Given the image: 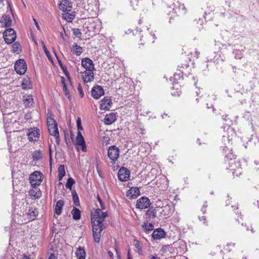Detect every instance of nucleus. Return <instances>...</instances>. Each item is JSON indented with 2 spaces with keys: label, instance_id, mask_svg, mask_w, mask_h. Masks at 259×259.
I'll return each mask as SVG.
<instances>
[{
  "label": "nucleus",
  "instance_id": "nucleus-1",
  "mask_svg": "<svg viewBox=\"0 0 259 259\" xmlns=\"http://www.w3.org/2000/svg\"><path fill=\"white\" fill-rule=\"evenodd\" d=\"M107 216V212L103 211L99 208L92 212L91 221L93 235L94 239L97 243H99L100 241L101 233L104 229L103 222Z\"/></svg>",
  "mask_w": 259,
  "mask_h": 259
},
{
  "label": "nucleus",
  "instance_id": "nucleus-2",
  "mask_svg": "<svg viewBox=\"0 0 259 259\" xmlns=\"http://www.w3.org/2000/svg\"><path fill=\"white\" fill-rule=\"evenodd\" d=\"M64 176H65V167L63 164H61L58 169V180L59 183L56 184V192L58 194H60V193H62L63 195H64L63 192L64 184L60 181L62 180Z\"/></svg>",
  "mask_w": 259,
  "mask_h": 259
},
{
  "label": "nucleus",
  "instance_id": "nucleus-3",
  "mask_svg": "<svg viewBox=\"0 0 259 259\" xmlns=\"http://www.w3.org/2000/svg\"><path fill=\"white\" fill-rule=\"evenodd\" d=\"M229 167L228 168L232 171L233 175L238 176L242 173V168L240 167L239 162L236 161L235 159L231 158L228 161Z\"/></svg>",
  "mask_w": 259,
  "mask_h": 259
},
{
  "label": "nucleus",
  "instance_id": "nucleus-4",
  "mask_svg": "<svg viewBox=\"0 0 259 259\" xmlns=\"http://www.w3.org/2000/svg\"><path fill=\"white\" fill-rule=\"evenodd\" d=\"M75 146L78 151L79 150H81L83 152L87 151V147L84 138L79 131H78L77 135L75 139Z\"/></svg>",
  "mask_w": 259,
  "mask_h": 259
},
{
  "label": "nucleus",
  "instance_id": "nucleus-5",
  "mask_svg": "<svg viewBox=\"0 0 259 259\" xmlns=\"http://www.w3.org/2000/svg\"><path fill=\"white\" fill-rule=\"evenodd\" d=\"M47 125L50 134L54 137L59 135V132L56 121L51 117H47Z\"/></svg>",
  "mask_w": 259,
  "mask_h": 259
},
{
  "label": "nucleus",
  "instance_id": "nucleus-6",
  "mask_svg": "<svg viewBox=\"0 0 259 259\" xmlns=\"http://www.w3.org/2000/svg\"><path fill=\"white\" fill-rule=\"evenodd\" d=\"M145 36L142 35V38L140 39V45H144L145 43L151 42L153 43L156 38L154 32L150 31L149 28L145 32Z\"/></svg>",
  "mask_w": 259,
  "mask_h": 259
},
{
  "label": "nucleus",
  "instance_id": "nucleus-7",
  "mask_svg": "<svg viewBox=\"0 0 259 259\" xmlns=\"http://www.w3.org/2000/svg\"><path fill=\"white\" fill-rule=\"evenodd\" d=\"M119 150L115 146H111L108 150V156L112 160V163L114 164L117 160L119 155Z\"/></svg>",
  "mask_w": 259,
  "mask_h": 259
},
{
  "label": "nucleus",
  "instance_id": "nucleus-8",
  "mask_svg": "<svg viewBox=\"0 0 259 259\" xmlns=\"http://www.w3.org/2000/svg\"><path fill=\"white\" fill-rule=\"evenodd\" d=\"M4 37L5 42L8 44H12L16 38V34L12 28H8L4 32Z\"/></svg>",
  "mask_w": 259,
  "mask_h": 259
},
{
  "label": "nucleus",
  "instance_id": "nucleus-9",
  "mask_svg": "<svg viewBox=\"0 0 259 259\" xmlns=\"http://www.w3.org/2000/svg\"><path fill=\"white\" fill-rule=\"evenodd\" d=\"M14 68L17 73L24 74L27 70V65L24 60H18L15 64Z\"/></svg>",
  "mask_w": 259,
  "mask_h": 259
},
{
  "label": "nucleus",
  "instance_id": "nucleus-10",
  "mask_svg": "<svg viewBox=\"0 0 259 259\" xmlns=\"http://www.w3.org/2000/svg\"><path fill=\"white\" fill-rule=\"evenodd\" d=\"M171 8L172 9V13L177 15H183L186 12V9L183 4L180 3L178 1L174 3Z\"/></svg>",
  "mask_w": 259,
  "mask_h": 259
},
{
  "label": "nucleus",
  "instance_id": "nucleus-11",
  "mask_svg": "<svg viewBox=\"0 0 259 259\" xmlns=\"http://www.w3.org/2000/svg\"><path fill=\"white\" fill-rule=\"evenodd\" d=\"M41 180V175L39 171H34L29 177L30 183L34 188L40 184Z\"/></svg>",
  "mask_w": 259,
  "mask_h": 259
},
{
  "label": "nucleus",
  "instance_id": "nucleus-12",
  "mask_svg": "<svg viewBox=\"0 0 259 259\" xmlns=\"http://www.w3.org/2000/svg\"><path fill=\"white\" fill-rule=\"evenodd\" d=\"M150 204L149 199L146 196H143L137 200L136 206V208L143 209L148 208Z\"/></svg>",
  "mask_w": 259,
  "mask_h": 259
},
{
  "label": "nucleus",
  "instance_id": "nucleus-13",
  "mask_svg": "<svg viewBox=\"0 0 259 259\" xmlns=\"http://www.w3.org/2000/svg\"><path fill=\"white\" fill-rule=\"evenodd\" d=\"M130 170L126 168L122 167L120 168L118 172V178L121 182H125L129 180L130 178Z\"/></svg>",
  "mask_w": 259,
  "mask_h": 259
},
{
  "label": "nucleus",
  "instance_id": "nucleus-14",
  "mask_svg": "<svg viewBox=\"0 0 259 259\" xmlns=\"http://www.w3.org/2000/svg\"><path fill=\"white\" fill-rule=\"evenodd\" d=\"M81 66L85 69V71H93L95 69L93 61L88 58H84L81 60Z\"/></svg>",
  "mask_w": 259,
  "mask_h": 259
},
{
  "label": "nucleus",
  "instance_id": "nucleus-15",
  "mask_svg": "<svg viewBox=\"0 0 259 259\" xmlns=\"http://www.w3.org/2000/svg\"><path fill=\"white\" fill-rule=\"evenodd\" d=\"M104 95V91L101 86L96 85L92 89L91 95L94 99H98Z\"/></svg>",
  "mask_w": 259,
  "mask_h": 259
},
{
  "label": "nucleus",
  "instance_id": "nucleus-16",
  "mask_svg": "<svg viewBox=\"0 0 259 259\" xmlns=\"http://www.w3.org/2000/svg\"><path fill=\"white\" fill-rule=\"evenodd\" d=\"M88 5L84 6V8L91 14L93 12H96L98 9V3L97 0H88Z\"/></svg>",
  "mask_w": 259,
  "mask_h": 259
},
{
  "label": "nucleus",
  "instance_id": "nucleus-17",
  "mask_svg": "<svg viewBox=\"0 0 259 259\" xmlns=\"http://www.w3.org/2000/svg\"><path fill=\"white\" fill-rule=\"evenodd\" d=\"M28 138L30 141H37L39 138V130L36 128H31L27 134Z\"/></svg>",
  "mask_w": 259,
  "mask_h": 259
},
{
  "label": "nucleus",
  "instance_id": "nucleus-18",
  "mask_svg": "<svg viewBox=\"0 0 259 259\" xmlns=\"http://www.w3.org/2000/svg\"><path fill=\"white\" fill-rule=\"evenodd\" d=\"M81 77L84 83L91 82L94 79L93 71H84L81 72Z\"/></svg>",
  "mask_w": 259,
  "mask_h": 259
},
{
  "label": "nucleus",
  "instance_id": "nucleus-19",
  "mask_svg": "<svg viewBox=\"0 0 259 259\" xmlns=\"http://www.w3.org/2000/svg\"><path fill=\"white\" fill-rule=\"evenodd\" d=\"M112 104V102L111 98L105 97L101 101L100 108L101 110H108Z\"/></svg>",
  "mask_w": 259,
  "mask_h": 259
},
{
  "label": "nucleus",
  "instance_id": "nucleus-20",
  "mask_svg": "<svg viewBox=\"0 0 259 259\" xmlns=\"http://www.w3.org/2000/svg\"><path fill=\"white\" fill-rule=\"evenodd\" d=\"M26 214L27 215V220L28 221L34 220L37 215V211L36 208L33 207H29L28 209L26 211Z\"/></svg>",
  "mask_w": 259,
  "mask_h": 259
},
{
  "label": "nucleus",
  "instance_id": "nucleus-21",
  "mask_svg": "<svg viewBox=\"0 0 259 259\" xmlns=\"http://www.w3.org/2000/svg\"><path fill=\"white\" fill-rule=\"evenodd\" d=\"M140 190L138 187L131 188L126 193V196L128 198H135L140 195Z\"/></svg>",
  "mask_w": 259,
  "mask_h": 259
},
{
  "label": "nucleus",
  "instance_id": "nucleus-22",
  "mask_svg": "<svg viewBox=\"0 0 259 259\" xmlns=\"http://www.w3.org/2000/svg\"><path fill=\"white\" fill-rule=\"evenodd\" d=\"M116 120V115L114 113H110L106 115L104 118V122L106 125H110Z\"/></svg>",
  "mask_w": 259,
  "mask_h": 259
},
{
  "label": "nucleus",
  "instance_id": "nucleus-23",
  "mask_svg": "<svg viewBox=\"0 0 259 259\" xmlns=\"http://www.w3.org/2000/svg\"><path fill=\"white\" fill-rule=\"evenodd\" d=\"M0 23L3 26L8 27L11 25L12 20L9 15H4L1 18Z\"/></svg>",
  "mask_w": 259,
  "mask_h": 259
},
{
  "label": "nucleus",
  "instance_id": "nucleus-24",
  "mask_svg": "<svg viewBox=\"0 0 259 259\" xmlns=\"http://www.w3.org/2000/svg\"><path fill=\"white\" fill-rule=\"evenodd\" d=\"M225 58V56L222 55L221 52H218L217 54L214 53V56L213 58L210 57V61H212L214 63H219L220 62L224 61Z\"/></svg>",
  "mask_w": 259,
  "mask_h": 259
},
{
  "label": "nucleus",
  "instance_id": "nucleus-25",
  "mask_svg": "<svg viewBox=\"0 0 259 259\" xmlns=\"http://www.w3.org/2000/svg\"><path fill=\"white\" fill-rule=\"evenodd\" d=\"M165 235V232L161 228L157 229L153 231L152 237L153 239H160Z\"/></svg>",
  "mask_w": 259,
  "mask_h": 259
},
{
  "label": "nucleus",
  "instance_id": "nucleus-26",
  "mask_svg": "<svg viewBox=\"0 0 259 259\" xmlns=\"http://www.w3.org/2000/svg\"><path fill=\"white\" fill-rule=\"evenodd\" d=\"M23 103L26 107H30L33 104V99L31 95H25L23 96Z\"/></svg>",
  "mask_w": 259,
  "mask_h": 259
},
{
  "label": "nucleus",
  "instance_id": "nucleus-27",
  "mask_svg": "<svg viewBox=\"0 0 259 259\" xmlns=\"http://www.w3.org/2000/svg\"><path fill=\"white\" fill-rule=\"evenodd\" d=\"M76 16V12L66 8V21L71 22Z\"/></svg>",
  "mask_w": 259,
  "mask_h": 259
},
{
  "label": "nucleus",
  "instance_id": "nucleus-28",
  "mask_svg": "<svg viewBox=\"0 0 259 259\" xmlns=\"http://www.w3.org/2000/svg\"><path fill=\"white\" fill-rule=\"evenodd\" d=\"M32 83L30 78L28 76L25 77L21 83V87L23 89H31L32 88Z\"/></svg>",
  "mask_w": 259,
  "mask_h": 259
},
{
  "label": "nucleus",
  "instance_id": "nucleus-29",
  "mask_svg": "<svg viewBox=\"0 0 259 259\" xmlns=\"http://www.w3.org/2000/svg\"><path fill=\"white\" fill-rule=\"evenodd\" d=\"M160 0H148L149 9L152 10L157 8L160 4Z\"/></svg>",
  "mask_w": 259,
  "mask_h": 259
},
{
  "label": "nucleus",
  "instance_id": "nucleus-30",
  "mask_svg": "<svg viewBox=\"0 0 259 259\" xmlns=\"http://www.w3.org/2000/svg\"><path fill=\"white\" fill-rule=\"evenodd\" d=\"M71 214L74 220H78L80 219L81 215L80 211L75 207H73L71 211Z\"/></svg>",
  "mask_w": 259,
  "mask_h": 259
},
{
  "label": "nucleus",
  "instance_id": "nucleus-31",
  "mask_svg": "<svg viewBox=\"0 0 259 259\" xmlns=\"http://www.w3.org/2000/svg\"><path fill=\"white\" fill-rule=\"evenodd\" d=\"M64 205V201L59 200L57 202L55 206V213L57 215H60L61 213L62 207Z\"/></svg>",
  "mask_w": 259,
  "mask_h": 259
},
{
  "label": "nucleus",
  "instance_id": "nucleus-32",
  "mask_svg": "<svg viewBox=\"0 0 259 259\" xmlns=\"http://www.w3.org/2000/svg\"><path fill=\"white\" fill-rule=\"evenodd\" d=\"M77 259H85V252L83 248L79 247L76 252Z\"/></svg>",
  "mask_w": 259,
  "mask_h": 259
},
{
  "label": "nucleus",
  "instance_id": "nucleus-33",
  "mask_svg": "<svg viewBox=\"0 0 259 259\" xmlns=\"http://www.w3.org/2000/svg\"><path fill=\"white\" fill-rule=\"evenodd\" d=\"M144 232L148 233L149 231H152L154 229V225L152 223H144L142 226Z\"/></svg>",
  "mask_w": 259,
  "mask_h": 259
},
{
  "label": "nucleus",
  "instance_id": "nucleus-34",
  "mask_svg": "<svg viewBox=\"0 0 259 259\" xmlns=\"http://www.w3.org/2000/svg\"><path fill=\"white\" fill-rule=\"evenodd\" d=\"M72 200L75 205L79 206L80 205L79 198L75 190H72Z\"/></svg>",
  "mask_w": 259,
  "mask_h": 259
},
{
  "label": "nucleus",
  "instance_id": "nucleus-35",
  "mask_svg": "<svg viewBox=\"0 0 259 259\" xmlns=\"http://www.w3.org/2000/svg\"><path fill=\"white\" fill-rule=\"evenodd\" d=\"M42 157V154L39 150H36L32 153V158L33 160L38 161L41 159Z\"/></svg>",
  "mask_w": 259,
  "mask_h": 259
},
{
  "label": "nucleus",
  "instance_id": "nucleus-36",
  "mask_svg": "<svg viewBox=\"0 0 259 259\" xmlns=\"http://www.w3.org/2000/svg\"><path fill=\"white\" fill-rule=\"evenodd\" d=\"M146 215L150 220L153 219L156 216V211L155 209L150 208L147 211Z\"/></svg>",
  "mask_w": 259,
  "mask_h": 259
},
{
  "label": "nucleus",
  "instance_id": "nucleus-37",
  "mask_svg": "<svg viewBox=\"0 0 259 259\" xmlns=\"http://www.w3.org/2000/svg\"><path fill=\"white\" fill-rule=\"evenodd\" d=\"M58 8L62 11V18L65 20V0H59Z\"/></svg>",
  "mask_w": 259,
  "mask_h": 259
},
{
  "label": "nucleus",
  "instance_id": "nucleus-38",
  "mask_svg": "<svg viewBox=\"0 0 259 259\" xmlns=\"http://www.w3.org/2000/svg\"><path fill=\"white\" fill-rule=\"evenodd\" d=\"M75 183V180L69 177L67 180V182L66 183V188L69 189L71 191L72 190H75L74 189H72V186Z\"/></svg>",
  "mask_w": 259,
  "mask_h": 259
},
{
  "label": "nucleus",
  "instance_id": "nucleus-39",
  "mask_svg": "<svg viewBox=\"0 0 259 259\" xmlns=\"http://www.w3.org/2000/svg\"><path fill=\"white\" fill-rule=\"evenodd\" d=\"M134 246L135 247V251L138 252L139 254L142 255L143 254V251L142 246L140 245L139 242L137 240L134 241Z\"/></svg>",
  "mask_w": 259,
  "mask_h": 259
},
{
  "label": "nucleus",
  "instance_id": "nucleus-40",
  "mask_svg": "<svg viewBox=\"0 0 259 259\" xmlns=\"http://www.w3.org/2000/svg\"><path fill=\"white\" fill-rule=\"evenodd\" d=\"M72 49L74 53L77 56L80 55L82 53V48L76 44H74L73 45Z\"/></svg>",
  "mask_w": 259,
  "mask_h": 259
},
{
  "label": "nucleus",
  "instance_id": "nucleus-41",
  "mask_svg": "<svg viewBox=\"0 0 259 259\" xmlns=\"http://www.w3.org/2000/svg\"><path fill=\"white\" fill-rule=\"evenodd\" d=\"M243 50L242 49L241 50L239 49H235L233 53L235 54V57L236 59H241L243 57Z\"/></svg>",
  "mask_w": 259,
  "mask_h": 259
},
{
  "label": "nucleus",
  "instance_id": "nucleus-42",
  "mask_svg": "<svg viewBox=\"0 0 259 259\" xmlns=\"http://www.w3.org/2000/svg\"><path fill=\"white\" fill-rule=\"evenodd\" d=\"M76 0H66V8L71 9L72 8L73 5H75L74 2Z\"/></svg>",
  "mask_w": 259,
  "mask_h": 259
},
{
  "label": "nucleus",
  "instance_id": "nucleus-43",
  "mask_svg": "<svg viewBox=\"0 0 259 259\" xmlns=\"http://www.w3.org/2000/svg\"><path fill=\"white\" fill-rule=\"evenodd\" d=\"M21 50V46L19 43H15L12 45V51L13 52L19 53Z\"/></svg>",
  "mask_w": 259,
  "mask_h": 259
},
{
  "label": "nucleus",
  "instance_id": "nucleus-44",
  "mask_svg": "<svg viewBox=\"0 0 259 259\" xmlns=\"http://www.w3.org/2000/svg\"><path fill=\"white\" fill-rule=\"evenodd\" d=\"M73 35H74L76 37L80 38L81 36V33L80 30L78 28H72Z\"/></svg>",
  "mask_w": 259,
  "mask_h": 259
},
{
  "label": "nucleus",
  "instance_id": "nucleus-45",
  "mask_svg": "<svg viewBox=\"0 0 259 259\" xmlns=\"http://www.w3.org/2000/svg\"><path fill=\"white\" fill-rule=\"evenodd\" d=\"M199 220L201 222H202V223L204 225H205V226H208V223H207V222L206 221V218L205 215H203V216H201V217H199Z\"/></svg>",
  "mask_w": 259,
  "mask_h": 259
},
{
  "label": "nucleus",
  "instance_id": "nucleus-46",
  "mask_svg": "<svg viewBox=\"0 0 259 259\" xmlns=\"http://www.w3.org/2000/svg\"><path fill=\"white\" fill-rule=\"evenodd\" d=\"M189 67V65L187 64H183L181 66H179V70L182 73L184 72V69L187 68Z\"/></svg>",
  "mask_w": 259,
  "mask_h": 259
},
{
  "label": "nucleus",
  "instance_id": "nucleus-47",
  "mask_svg": "<svg viewBox=\"0 0 259 259\" xmlns=\"http://www.w3.org/2000/svg\"><path fill=\"white\" fill-rule=\"evenodd\" d=\"M77 90L79 93V95H80V97L83 98L84 96V94L83 91L82 90V87L80 85V84H79L78 85Z\"/></svg>",
  "mask_w": 259,
  "mask_h": 259
},
{
  "label": "nucleus",
  "instance_id": "nucleus-48",
  "mask_svg": "<svg viewBox=\"0 0 259 259\" xmlns=\"http://www.w3.org/2000/svg\"><path fill=\"white\" fill-rule=\"evenodd\" d=\"M30 194L32 195V196H33L34 197H35L36 198H38L40 197V194H41V193L40 192H38L37 193L36 192L35 193L34 192V190H31L30 191Z\"/></svg>",
  "mask_w": 259,
  "mask_h": 259
},
{
  "label": "nucleus",
  "instance_id": "nucleus-49",
  "mask_svg": "<svg viewBox=\"0 0 259 259\" xmlns=\"http://www.w3.org/2000/svg\"><path fill=\"white\" fill-rule=\"evenodd\" d=\"M58 63L61 67L63 71L65 73V66L63 65V63L61 62V61L58 58V57L56 56Z\"/></svg>",
  "mask_w": 259,
  "mask_h": 259
},
{
  "label": "nucleus",
  "instance_id": "nucleus-50",
  "mask_svg": "<svg viewBox=\"0 0 259 259\" xmlns=\"http://www.w3.org/2000/svg\"><path fill=\"white\" fill-rule=\"evenodd\" d=\"M207 206V202H205V203L203 204V207H202L201 210L203 212V213H205L206 212V208Z\"/></svg>",
  "mask_w": 259,
  "mask_h": 259
},
{
  "label": "nucleus",
  "instance_id": "nucleus-51",
  "mask_svg": "<svg viewBox=\"0 0 259 259\" xmlns=\"http://www.w3.org/2000/svg\"><path fill=\"white\" fill-rule=\"evenodd\" d=\"M99 203H100V208L103 211L106 208V207H105V205L104 203V202L102 201L101 202H99Z\"/></svg>",
  "mask_w": 259,
  "mask_h": 259
},
{
  "label": "nucleus",
  "instance_id": "nucleus-52",
  "mask_svg": "<svg viewBox=\"0 0 259 259\" xmlns=\"http://www.w3.org/2000/svg\"><path fill=\"white\" fill-rule=\"evenodd\" d=\"M139 0H131V3L133 6H137Z\"/></svg>",
  "mask_w": 259,
  "mask_h": 259
},
{
  "label": "nucleus",
  "instance_id": "nucleus-53",
  "mask_svg": "<svg viewBox=\"0 0 259 259\" xmlns=\"http://www.w3.org/2000/svg\"><path fill=\"white\" fill-rule=\"evenodd\" d=\"M61 83L62 84L63 90L65 91V78L63 76L61 77Z\"/></svg>",
  "mask_w": 259,
  "mask_h": 259
},
{
  "label": "nucleus",
  "instance_id": "nucleus-54",
  "mask_svg": "<svg viewBox=\"0 0 259 259\" xmlns=\"http://www.w3.org/2000/svg\"><path fill=\"white\" fill-rule=\"evenodd\" d=\"M174 77L175 80H176L178 78L180 79V78H181V74H180V73H179V74H175Z\"/></svg>",
  "mask_w": 259,
  "mask_h": 259
},
{
  "label": "nucleus",
  "instance_id": "nucleus-55",
  "mask_svg": "<svg viewBox=\"0 0 259 259\" xmlns=\"http://www.w3.org/2000/svg\"><path fill=\"white\" fill-rule=\"evenodd\" d=\"M235 243H228L227 245V247H229L230 246H232V247H234L235 246ZM227 250H228L229 251H230V249L229 248H227Z\"/></svg>",
  "mask_w": 259,
  "mask_h": 259
},
{
  "label": "nucleus",
  "instance_id": "nucleus-56",
  "mask_svg": "<svg viewBox=\"0 0 259 259\" xmlns=\"http://www.w3.org/2000/svg\"><path fill=\"white\" fill-rule=\"evenodd\" d=\"M42 44L43 45V49L44 50V51H45L46 54H47V53H49V51L47 50V48H46V46H45V44H44L43 41L42 42Z\"/></svg>",
  "mask_w": 259,
  "mask_h": 259
},
{
  "label": "nucleus",
  "instance_id": "nucleus-57",
  "mask_svg": "<svg viewBox=\"0 0 259 259\" xmlns=\"http://www.w3.org/2000/svg\"><path fill=\"white\" fill-rule=\"evenodd\" d=\"M108 254L109 256H110V257L111 258V259H113V253L112 251H108Z\"/></svg>",
  "mask_w": 259,
  "mask_h": 259
},
{
  "label": "nucleus",
  "instance_id": "nucleus-58",
  "mask_svg": "<svg viewBox=\"0 0 259 259\" xmlns=\"http://www.w3.org/2000/svg\"><path fill=\"white\" fill-rule=\"evenodd\" d=\"M80 124H81V120H80V118H78V119L77 120V128H79V126H80Z\"/></svg>",
  "mask_w": 259,
  "mask_h": 259
},
{
  "label": "nucleus",
  "instance_id": "nucleus-59",
  "mask_svg": "<svg viewBox=\"0 0 259 259\" xmlns=\"http://www.w3.org/2000/svg\"><path fill=\"white\" fill-rule=\"evenodd\" d=\"M66 77L70 81L69 74L68 71L66 69Z\"/></svg>",
  "mask_w": 259,
  "mask_h": 259
},
{
  "label": "nucleus",
  "instance_id": "nucleus-60",
  "mask_svg": "<svg viewBox=\"0 0 259 259\" xmlns=\"http://www.w3.org/2000/svg\"><path fill=\"white\" fill-rule=\"evenodd\" d=\"M33 21H34V23H35V24L36 27H37V28L38 30H39V27L38 24V23L37 22V21H36V19H33Z\"/></svg>",
  "mask_w": 259,
  "mask_h": 259
},
{
  "label": "nucleus",
  "instance_id": "nucleus-61",
  "mask_svg": "<svg viewBox=\"0 0 259 259\" xmlns=\"http://www.w3.org/2000/svg\"><path fill=\"white\" fill-rule=\"evenodd\" d=\"M48 259H56V256L54 254H52L48 258Z\"/></svg>",
  "mask_w": 259,
  "mask_h": 259
},
{
  "label": "nucleus",
  "instance_id": "nucleus-62",
  "mask_svg": "<svg viewBox=\"0 0 259 259\" xmlns=\"http://www.w3.org/2000/svg\"><path fill=\"white\" fill-rule=\"evenodd\" d=\"M97 200L99 202H101V201H102V199L99 195L97 196Z\"/></svg>",
  "mask_w": 259,
  "mask_h": 259
},
{
  "label": "nucleus",
  "instance_id": "nucleus-63",
  "mask_svg": "<svg viewBox=\"0 0 259 259\" xmlns=\"http://www.w3.org/2000/svg\"><path fill=\"white\" fill-rule=\"evenodd\" d=\"M23 259H30L29 256H27L26 255H24Z\"/></svg>",
  "mask_w": 259,
  "mask_h": 259
},
{
  "label": "nucleus",
  "instance_id": "nucleus-64",
  "mask_svg": "<svg viewBox=\"0 0 259 259\" xmlns=\"http://www.w3.org/2000/svg\"><path fill=\"white\" fill-rule=\"evenodd\" d=\"M150 259H160V258L157 256H152L151 257Z\"/></svg>",
  "mask_w": 259,
  "mask_h": 259
}]
</instances>
